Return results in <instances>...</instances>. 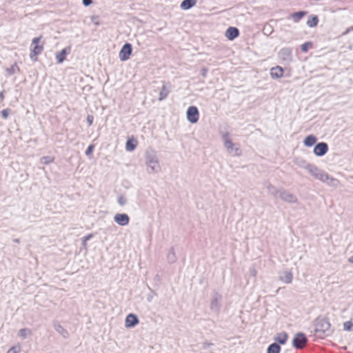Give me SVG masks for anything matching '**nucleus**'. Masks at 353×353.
I'll return each mask as SVG.
<instances>
[{
    "label": "nucleus",
    "mask_w": 353,
    "mask_h": 353,
    "mask_svg": "<svg viewBox=\"0 0 353 353\" xmlns=\"http://www.w3.org/2000/svg\"><path fill=\"white\" fill-rule=\"evenodd\" d=\"M324 178H325V179H327V178H328L327 175V174L322 175V176H321V179L324 180Z\"/></svg>",
    "instance_id": "obj_34"
},
{
    "label": "nucleus",
    "mask_w": 353,
    "mask_h": 353,
    "mask_svg": "<svg viewBox=\"0 0 353 353\" xmlns=\"http://www.w3.org/2000/svg\"><path fill=\"white\" fill-rule=\"evenodd\" d=\"M21 335L25 336L26 334V330L22 329L20 330Z\"/></svg>",
    "instance_id": "obj_30"
},
{
    "label": "nucleus",
    "mask_w": 353,
    "mask_h": 353,
    "mask_svg": "<svg viewBox=\"0 0 353 353\" xmlns=\"http://www.w3.org/2000/svg\"><path fill=\"white\" fill-rule=\"evenodd\" d=\"M132 45L128 43H125L119 52V59L123 61L128 60L132 54Z\"/></svg>",
    "instance_id": "obj_3"
},
{
    "label": "nucleus",
    "mask_w": 353,
    "mask_h": 353,
    "mask_svg": "<svg viewBox=\"0 0 353 353\" xmlns=\"http://www.w3.org/2000/svg\"><path fill=\"white\" fill-rule=\"evenodd\" d=\"M3 98H4L3 92H1L0 93V100H3Z\"/></svg>",
    "instance_id": "obj_31"
},
{
    "label": "nucleus",
    "mask_w": 353,
    "mask_h": 353,
    "mask_svg": "<svg viewBox=\"0 0 353 353\" xmlns=\"http://www.w3.org/2000/svg\"><path fill=\"white\" fill-rule=\"evenodd\" d=\"M225 145L228 148V150H233V148H234V145L233 144L232 141L230 139L225 140Z\"/></svg>",
    "instance_id": "obj_23"
},
{
    "label": "nucleus",
    "mask_w": 353,
    "mask_h": 353,
    "mask_svg": "<svg viewBox=\"0 0 353 353\" xmlns=\"http://www.w3.org/2000/svg\"><path fill=\"white\" fill-rule=\"evenodd\" d=\"M291 279H292V275H291V274H290V276H289V279H288V282H289V283H290V282H291Z\"/></svg>",
    "instance_id": "obj_35"
},
{
    "label": "nucleus",
    "mask_w": 353,
    "mask_h": 353,
    "mask_svg": "<svg viewBox=\"0 0 353 353\" xmlns=\"http://www.w3.org/2000/svg\"><path fill=\"white\" fill-rule=\"evenodd\" d=\"M328 151V145L326 143L321 142L316 144L314 148V153L318 157L325 154Z\"/></svg>",
    "instance_id": "obj_5"
},
{
    "label": "nucleus",
    "mask_w": 353,
    "mask_h": 353,
    "mask_svg": "<svg viewBox=\"0 0 353 353\" xmlns=\"http://www.w3.org/2000/svg\"><path fill=\"white\" fill-rule=\"evenodd\" d=\"M19 350L17 349L16 347H11L7 353H18Z\"/></svg>",
    "instance_id": "obj_27"
},
{
    "label": "nucleus",
    "mask_w": 353,
    "mask_h": 353,
    "mask_svg": "<svg viewBox=\"0 0 353 353\" xmlns=\"http://www.w3.org/2000/svg\"><path fill=\"white\" fill-rule=\"evenodd\" d=\"M316 141H317V139L314 135L310 134L305 138V139L303 141V143L307 147H311L313 145H314V143L316 142Z\"/></svg>",
    "instance_id": "obj_13"
},
{
    "label": "nucleus",
    "mask_w": 353,
    "mask_h": 353,
    "mask_svg": "<svg viewBox=\"0 0 353 353\" xmlns=\"http://www.w3.org/2000/svg\"><path fill=\"white\" fill-rule=\"evenodd\" d=\"M353 327V323L351 321H346L343 323V327L345 330L350 331Z\"/></svg>",
    "instance_id": "obj_22"
},
{
    "label": "nucleus",
    "mask_w": 353,
    "mask_h": 353,
    "mask_svg": "<svg viewBox=\"0 0 353 353\" xmlns=\"http://www.w3.org/2000/svg\"><path fill=\"white\" fill-rule=\"evenodd\" d=\"M87 121H88V124H89V125H92L93 117L91 116V115H88V117H87Z\"/></svg>",
    "instance_id": "obj_26"
},
{
    "label": "nucleus",
    "mask_w": 353,
    "mask_h": 353,
    "mask_svg": "<svg viewBox=\"0 0 353 353\" xmlns=\"http://www.w3.org/2000/svg\"><path fill=\"white\" fill-rule=\"evenodd\" d=\"M321 325H325L326 326V329H328V328H329V327H330V324H329V323H328V322H326V321H322V322H321Z\"/></svg>",
    "instance_id": "obj_29"
},
{
    "label": "nucleus",
    "mask_w": 353,
    "mask_h": 353,
    "mask_svg": "<svg viewBox=\"0 0 353 353\" xmlns=\"http://www.w3.org/2000/svg\"><path fill=\"white\" fill-rule=\"evenodd\" d=\"M312 47V42H306L301 45V50L303 52H307L308 49Z\"/></svg>",
    "instance_id": "obj_21"
},
{
    "label": "nucleus",
    "mask_w": 353,
    "mask_h": 353,
    "mask_svg": "<svg viewBox=\"0 0 353 353\" xmlns=\"http://www.w3.org/2000/svg\"><path fill=\"white\" fill-rule=\"evenodd\" d=\"M320 331H321V330L319 328V323H318L317 325H316V332H319Z\"/></svg>",
    "instance_id": "obj_33"
},
{
    "label": "nucleus",
    "mask_w": 353,
    "mask_h": 353,
    "mask_svg": "<svg viewBox=\"0 0 353 353\" xmlns=\"http://www.w3.org/2000/svg\"><path fill=\"white\" fill-rule=\"evenodd\" d=\"M196 3V0H183L181 3L182 10H188L194 6Z\"/></svg>",
    "instance_id": "obj_12"
},
{
    "label": "nucleus",
    "mask_w": 353,
    "mask_h": 353,
    "mask_svg": "<svg viewBox=\"0 0 353 353\" xmlns=\"http://www.w3.org/2000/svg\"><path fill=\"white\" fill-rule=\"evenodd\" d=\"M306 14V12L300 11L297 12L293 13L291 17L295 22H299L301 18H303Z\"/></svg>",
    "instance_id": "obj_17"
},
{
    "label": "nucleus",
    "mask_w": 353,
    "mask_h": 353,
    "mask_svg": "<svg viewBox=\"0 0 353 353\" xmlns=\"http://www.w3.org/2000/svg\"><path fill=\"white\" fill-rule=\"evenodd\" d=\"M70 52V48L63 49L56 54V59L58 63H62L66 58V55Z\"/></svg>",
    "instance_id": "obj_10"
},
{
    "label": "nucleus",
    "mask_w": 353,
    "mask_h": 353,
    "mask_svg": "<svg viewBox=\"0 0 353 353\" xmlns=\"http://www.w3.org/2000/svg\"><path fill=\"white\" fill-rule=\"evenodd\" d=\"M9 115V110L8 109L3 110L1 111V116L3 118L6 119Z\"/></svg>",
    "instance_id": "obj_25"
},
{
    "label": "nucleus",
    "mask_w": 353,
    "mask_h": 353,
    "mask_svg": "<svg viewBox=\"0 0 353 353\" xmlns=\"http://www.w3.org/2000/svg\"><path fill=\"white\" fill-rule=\"evenodd\" d=\"M92 3V0H83V3L85 6L90 5Z\"/></svg>",
    "instance_id": "obj_28"
},
{
    "label": "nucleus",
    "mask_w": 353,
    "mask_h": 353,
    "mask_svg": "<svg viewBox=\"0 0 353 353\" xmlns=\"http://www.w3.org/2000/svg\"><path fill=\"white\" fill-rule=\"evenodd\" d=\"M138 144L136 139L132 137L127 141L125 148L128 151H133Z\"/></svg>",
    "instance_id": "obj_11"
},
{
    "label": "nucleus",
    "mask_w": 353,
    "mask_h": 353,
    "mask_svg": "<svg viewBox=\"0 0 353 353\" xmlns=\"http://www.w3.org/2000/svg\"><path fill=\"white\" fill-rule=\"evenodd\" d=\"M306 343L307 339L302 333L296 334L293 339V345L299 349L303 348L306 345Z\"/></svg>",
    "instance_id": "obj_4"
},
{
    "label": "nucleus",
    "mask_w": 353,
    "mask_h": 353,
    "mask_svg": "<svg viewBox=\"0 0 353 353\" xmlns=\"http://www.w3.org/2000/svg\"><path fill=\"white\" fill-rule=\"evenodd\" d=\"M168 93H169V90H168L167 86L163 85L161 90L159 93V100L162 101V100L165 99L168 97Z\"/></svg>",
    "instance_id": "obj_18"
},
{
    "label": "nucleus",
    "mask_w": 353,
    "mask_h": 353,
    "mask_svg": "<svg viewBox=\"0 0 353 353\" xmlns=\"http://www.w3.org/2000/svg\"><path fill=\"white\" fill-rule=\"evenodd\" d=\"M288 338V336L286 332H281L277 334L276 336L275 337V341L283 345L286 343Z\"/></svg>",
    "instance_id": "obj_14"
},
{
    "label": "nucleus",
    "mask_w": 353,
    "mask_h": 353,
    "mask_svg": "<svg viewBox=\"0 0 353 353\" xmlns=\"http://www.w3.org/2000/svg\"><path fill=\"white\" fill-rule=\"evenodd\" d=\"M280 351L281 347L276 343H272L268 347L267 353H279Z\"/></svg>",
    "instance_id": "obj_16"
},
{
    "label": "nucleus",
    "mask_w": 353,
    "mask_h": 353,
    "mask_svg": "<svg viewBox=\"0 0 353 353\" xmlns=\"http://www.w3.org/2000/svg\"><path fill=\"white\" fill-rule=\"evenodd\" d=\"M18 71H19V68L17 66V63H14V65H11L10 68L6 69V72L10 75Z\"/></svg>",
    "instance_id": "obj_20"
},
{
    "label": "nucleus",
    "mask_w": 353,
    "mask_h": 353,
    "mask_svg": "<svg viewBox=\"0 0 353 353\" xmlns=\"http://www.w3.org/2000/svg\"><path fill=\"white\" fill-rule=\"evenodd\" d=\"M350 261L351 262H353V259H350Z\"/></svg>",
    "instance_id": "obj_39"
},
{
    "label": "nucleus",
    "mask_w": 353,
    "mask_h": 353,
    "mask_svg": "<svg viewBox=\"0 0 353 353\" xmlns=\"http://www.w3.org/2000/svg\"><path fill=\"white\" fill-rule=\"evenodd\" d=\"M94 145H90L88 146V148H87L86 151H85V154L87 156H91L92 154V152L94 150Z\"/></svg>",
    "instance_id": "obj_24"
},
{
    "label": "nucleus",
    "mask_w": 353,
    "mask_h": 353,
    "mask_svg": "<svg viewBox=\"0 0 353 353\" xmlns=\"http://www.w3.org/2000/svg\"><path fill=\"white\" fill-rule=\"evenodd\" d=\"M284 74V70L282 67L276 65L270 70V75L273 79L281 78Z\"/></svg>",
    "instance_id": "obj_7"
},
{
    "label": "nucleus",
    "mask_w": 353,
    "mask_h": 353,
    "mask_svg": "<svg viewBox=\"0 0 353 353\" xmlns=\"http://www.w3.org/2000/svg\"><path fill=\"white\" fill-rule=\"evenodd\" d=\"M114 219L115 222L120 225H126L130 221L129 216L126 214H117Z\"/></svg>",
    "instance_id": "obj_6"
},
{
    "label": "nucleus",
    "mask_w": 353,
    "mask_h": 353,
    "mask_svg": "<svg viewBox=\"0 0 353 353\" xmlns=\"http://www.w3.org/2000/svg\"><path fill=\"white\" fill-rule=\"evenodd\" d=\"M138 323L139 320L137 316L133 314H130L125 319V325L127 327H131L135 326Z\"/></svg>",
    "instance_id": "obj_9"
},
{
    "label": "nucleus",
    "mask_w": 353,
    "mask_h": 353,
    "mask_svg": "<svg viewBox=\"0 0 353 353\" xmlns=\"http://www.w3.org/2000/svg\"><path fill=\"white\" fill-rule=\"evenodd\" d=\"M225 35L228 39L232 41L239 35V32L236 28L230 27L225 31Z\"/></svg>",
    "instance_id": "obj_8"
},
{
    "label": "nucleus",
    "mask_w": 353,
    "mask_h": 353,
    "mask_svg": "<svg viewBox=\"0 0 353 353\" xmlns=\"http://www.w3.org/2000/svg\"><path fill=\"white\" fill-rule=\"evenodd\" d=\"M94 22L96 25H99L100 23L99 21H97V20H94Z\"/></svg>",
    "instance_id": "obj_36"
},
{
    "label": "nucleus",
    "mask_w": 353,
    "mask_h": 353,
    "mask_svg": "<svg viewBox=\"0 0 353 353\" xmlns=\"http://www.w3.org/2000/svg\"><path fill=\"white\" fill-rule=\"evenodd\" d=\"M119 203L121 205H123V201H121V199L119 200Z\"/></svg>",
    "instance_id": "obj_37"
},
{
    "label": "nucleus",
    "mask_w": 353,
    "mask_h": 353,
    "mask_svg": "<svg viewBox=\"0 0 353 353\" xmlns=\"http://www.w3.org/2000/svg\"><path fill=\"white\" fill-rule=\"evenodd\" d=\"M235 150H236V152H238V151L239 150V149L238 148H236L235 149Z\"/></svg>",
    "instance_id": "obj_38"
},
{
    "label": "nucleus",
    "mask_w": 353,
    "mask_h": 353,
    "mask_svg": "<svg viewBox=\"0 0 353 353\" xmlns=\"http://www.w3.org/2000/svg\"><path fill=\"white\" fill-rule=\"evenodd\" d=\"M98 19H99V17H97V16H94L92 17V20L93 21H94V20H98Z\"/></svg>",
    "instance_id": "obj_32"
},
{
    "label": "nucleus",
    "mask_w": 353,
    "mask_h": 353,
    "mask_svg": "<svg viewBox=\"0 0 353 353\" xmlns=\"http://www.w3.org/2000/svg\"><path fill=\"white\" fill-rule=\"evenodd\" d=\"M319 23V18L316 15H312L307 21V25L310 27H316Z\"/></svg>",
    "instance_id": "obj_15"
},
{
    "label": "nucleus",
    "mask_w": 353,
    "mask_h": 353,
    "mask_svg": "<svg viewBox=\"0 0 353 353\" xmlns=\"http://www.w3.org/2000/svg\"><path fill=\"white\" fill-rule=\"evenodd\" d=\"M40 161L42 164L48 165L54 161V157L51 156H46L41 158Z\"/></svg>",
    "instance_id": "obj_19"
},
{
    "label": "nucleus",
    "mask_w": 353,
    "mask_h": 353,
    "mask_svg": "<svg viewBox=\"0 0 353 353\" xmlns=\"http://www.w3.org/2000/svg\"><path fill=\"white\" fill-rule=\"evenodd\" d=\"M42 37H34L31 43L30 57L34 61L38 60V56L43 51V43L41 42Z\"/></svg>",
    "instance_id": "obj_1"
},
{
    "label": "nucleus",
    "mask_w": 353,
    "mask_h": 353,
    "mask_svg": "<svg viewBox=\"0 0 353 353\" xmlns=\"http://www.w3.org/2000/svg\"><path fill=\"white\" fill-rule=\"evenodd\" d=\"M187 119L192 123H195L199 121V112L196 107L190 106L188 108Z\"/></svg>",
    "instance_id": "obj_2"
}]
</instances>
